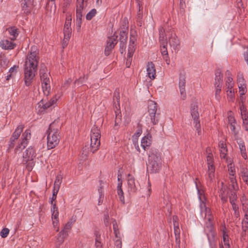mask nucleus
I'll return each instance as SVG.
<instances>
[{
    "label": "nucleus",
    "mask_w": 248,
    "mask_h": 248,
    "mask_svg": "<svg viewBox=\"0 0 248 248\" xmlns=\"http://www.w3.org/2000/svg\"><path fill=\"white\" fill-rule=\"evenodd\" d=\"M242 119L243 120V124H247L248 123V115L247 111L244 112V113H241Z\"/></svg>",
    "instance_id": "nucleus-62"
},
{
    "label": "nucleus",
    "mask_w": 248,
    "mask_h": 248,
    "mask_svg": "<svg viewBox=\"0 0 248 248\" xmlns=\"http://www.w3.org/2000/svg\"><path fill=\"white\" fill-rule=\"evenodd\" d=\"M223 75L219 70H217L215 72V80L219 81V85L221 84V83H223Z\"/></svg>",
    "instance_id": "nucleus-40"
},
{
    "label": "nucleus",
    "mask_w": 248,
    "mask_h": 248,
    "mask_svg": "<svg viewBox=\"0 0 248 248\" xmlns=\"http://www.w3.org/2000/svg\"><path fill=\"white\" fill-rule=\"evenodd\" d=\"M167 34L169 36V43L171 46L176 48L179 45V40L172 31H167Z\"/></svg>",
    "instance_id": "nucleus-14"
},
{
    "label": "nucleus",
    "mask_w": 248,
    "mask_h": 248,
    "mask_svg": "<svg viewBox=\"0 0 248 248\" xmlns=\"http://www.w3.org/2000/svg\"><path fill=\"white\" fill-rule=\"evenodd\" d=\"M132 55H127V60L126 62V65L127 67H129L132 61Z\"/></svg>",
    "instance_id": "nucleus-64"
},
{
    "label": "nucleus",
    "mask_w": 248,
    "mask_h": 248,
    "mask_svg": "<svg viewBox=\"0 0 248 248\" xmlns=\"http://www.w3.org/2000/svg\"><path fill=\"white\" fill-rule=\"evenodd\" d=\"M57 98L56 96L52 97L49 101L43 105V108L44 109H47L51 106L56 104L57 101Z\"/></svg>",
    "instance_id": "nucleus-32"
},
{
    "label": "nucleus",
    "mask_w": 248,
    "mask_h": 248,
    "mask_svg": "<svg viewBox=\"0 0 248 248\" xmlns=\"http://www.w3.org/2000/svg\"><path fill=\"white\" fill-rule=\"evenodd\" d=\"M186 76L182 73L180 74L179 87L182 98L184 100L186 97Z\"/></svg>",
    "instance_id": "nucleus-13"
},
{
    "label": "nucleus",
    "mask_w": 248,
    "mask_h": 248,
    "mask_svg": "<svg viewBox=\"0 0 248 248\" xmlns=\"http://www.w3.org/2000/svg\"><path fill=\"white\" fill-rule=\"evenodd\" d=\"M122 181L119 183L117 186V193L119 196L120 200L123 203L124 202V192L122 188Z\"/></svg>",
    "instance_id": "nucleus-33"
},
{
    "label": "nucleus",
    "mask_w": 248,
    "mask_h": 248,
    "mask_svg": "<svg viewBox=\"0 0 248 248\" xmlns=\"http://www.w3.org/2000/svg\"><path fill=\"white\" fill-rule=\"evenodd\" d=\"M227 72L228 75L229 76L230 75V72L227 71ZM234 83L232 81V78L230 76H228L226 81V86L228 89H232Z\"/></svg>",
    "instance_id": "nucleus-37"
},
{
    "label": "nucleus",
    "mask_w": 248,
    "mask_h": 248,
    "mask_svg": "<svg viewBox=\"0 0 248 248\" xmlns=\"http://www.w3.org/2000/svg\"><path fill=\"white\" fill-rule=\"evenodd\" d=\"M72 33V29H63V34H64V41H65V43L68 42L69 39L71 37ZM66 44H65V45Z\"/></svg>",
    "instance_id": "nucleus-36"
},
{
    "label": "nucleus",
    "mask_w": 248,
    "mask_h": 248,
    "mask_svg": "<svg viewBox=\"0 0 248 248\" xmlns=\"http://www.w3.org/2000/svg\"><path fill=\"white\" fill-rule=\"evenodd\" d=\"M208 170L205 175L208 184H211L215 179V167L214 165V159L212 154L210 153L206 157Z\"/></svg>",
    "instance_id": "nucleus-6"
},
{
    "label": "nucleus",
    "mask_w": 248,
    "mask_h": 248,
    "mask_svg": "<svg viewBox=\"0 0 248 248\" xmlns=\"http://www.w3.org/2000/svg\"><path fill=\"white\" fill-rule=\"evenodd\" d=\"M55 123H51L47 131V148L50 150L55 148L59 143L60 137L59 127H55Z\"/></svg>",
    "instance_id": "nucleus-4"
},
{
    "label": "nucleus",
    "mask_w": 248,
    "mask_h": 248,
    "mask_svg": "<svg viewBox=\"0 0 248 248\" xmlns=\"http://www.w3.org/2000/svg\"><path fill=\"white\" fill-rule=\"evenodd\" d=\"M151 136H148L142 138L141 141V145L144 150H145L147 147L150 146L151 144Z\"/></svg>",
    "instance_id": "nucleus-26"
},
{
    "label": "nucleus",
    "mask_w": 248,
    "mask_h": 248,
    "mask_svg": "<svg viewBox=\"0 0 248 248\" xmlns=\"http://www.w3.org/2000/svg\"><path fill=\"white\" fill-rule=\"evenodd\" d=\"M27 145L26 144L25 141H23L22 140L18 143V144L16 146L15 152L16 153L18 151H19L20 149H23L25 148V147Z\"/></svg>",
    "instance_id": "nucleus-47"
},
{
    "label": "nucleus",
    "mask_w": 248,
    "mask_h": 248,
    "mask_svg": "<svg viewBox=\"0 0 248 248\" xmlns=\"http://www.w3.org/2000/svg\"><path fill=\"white\" fill-rule=\"evenodd\" d=\"M117 36H113L112 37L108 38L105 49L106 56H108L111 53L112 50L117 43Z\"/></svg>",
    "instance_id": "nucleus-11"
},
{
    "label": "nucleus",
    "mask_w": 248,
    "mask_h": 248,
    "mask_svg": "<svg viewBox=\"0 0 248 248\" xmlns=\"http://www.w3.org/2000/svg\"><path fill=\"white\" fill-rule=\"evenodd\" d=\"M135 44H129L128 48V53L127 55H133V54L135 51Z\"/></svg>",
    "instance_id": "nucleus-53"
},
{
    "label": "nucleus",
    "mask_w": 248,
    "mask_h": 248,
    "mask_svg": "<svg viewBox=\"0 0 248 248\" xmlns=\"http://www.w3.org/2000/svg\"><path fill=\"white\" fill-rule=\"evenodd\" d=\"M98 193L99 194V197L98 199V205H100L102 203L104 199V192H103V187L102 186H101L98 189Z\"/></svg>",
    "instance_id": "nucleus-44"
},
{
    "label": "nucleus",
    "mask_w": 248,
    "mask_h": 248,
    "mask_svg": "<svg viewBox=\"0 0 248 248\" xmlns=\"http://www.w3.org/2000/svg\"><path fill=\"white\" fill-rule=\"evenodd\" d=\"M22 11L27 15L31 14L33 7L34 0H21Z\"/></svg>",
    "instance_id": "nucleus-10"
},
{
    "label": "nucleus",
    "mask_w": 248,
    "mask_h": 248,
    "mask_svg": "<svg viewBox=\"0 0 248 248\" xmlns=\"http://www.w3.org/2000/svg\"><path fill=\"white\" fill-rule=\"evenodd\" d=\"M42 87L44 93L47 95L50 90V84L42 83Z\"/></svg>",
    "instance_id": "nucleus-48"
},
{
    "label": "nucleus",
    "mask_w": 248,
    "mask_h": 248,
    "mask_svg": "<svg viewBox=\"0 0 248 248\" xmlns=\"http://www.w3.org/2000/svg\"><path fill=\"white\" fill-rule=\"evenodd\" d=\"M73 0H63L62 4L63 13H66L72 3Z\"/></svg>",
    "instance_id": "nucleus-42"
},
{
    "label": "nucleus",
    "mask_w": 248,
    "mask_h": 248,
    "mask_svg": "<svg viewBox=\"0 0 248 248\" xmlns=\"http://www.w3.org/2000/svg\"><path fill=\"white\" fill-rule=\"evenodd\" d=\"M22 163L26 164V168L29 171L31 170L33 166L34 165L33 160H29L27 159H23Z\"/></svg>",
    "instance_id": "nucleus-39"
},
{
    "label": "nucleus",
    "mask_w": 248,
    "mask_h": 248,
    "mask_svg": "<svg viewBox=\"0 0 248 248\" xmlns=\"http://www.w3.org/2000/svg\"><path fill=\"white\" fill-rule=\"evenodd\" d=\"M121 114L120 113H116V118L115 120V126L119 125L121 122Z\"/></svg>",
    "instance_id": "nucleus-61"
},
{
    "label": "nucleus",
    "mask_w": 248,
    "mask_h": 248,
    "mask_svg": "<svg viewBox=\"0 0 248 248\" xmlns=\"http://www.w3.org/2000/svg\"><path fill=\"white\" fill-rule=\"evenodd\" d=\"M241 202L242 203V210L243 212L248 211V200L244 197L241 199Z\"/></svg>",
    "instance_id": "nucleus-45"
},
{
    "label": "nucleus",
    "mask_w": 248,
    "mask_h": 248,
    "mask_svg": "<svg viewBox=\"0 0 248 248\" xmlns=\"http://www.w3.org/2000/svg\"><path fill=\"white\" fill-rule=\"evenodd\" d=\"M16 45L11 40L9 41L7 39L1 40L0 41V47L4 50H12L14 49Z\"/></svg>",
    "instance_id": "nucleus-16"
},
{
    "label": "nucleus",
    "mask_w": 248,
    "mask_h": 248,
    "mask_svg": "<svg viewBox=\"0 0 248 248\" xmlns=\"http://www.w3.org/2000/svg\"><path fill=\"white\" fill-rule=\"evenodd\" d=\"M24 127V126L22 124L18 125L16 128V129H15L14 133L12 134V135L10 139L16 141L19 138V136H20L21 133L23 131Z\"/></svg>",
    "instance_id": "nucleus-21"
},
{
    "label": "nucleus",
    "mask_w": 248,
    "mask_h": 248,
    "mask_svg": "<svg viewBox=\"0 0 248 248\" xmlns=\"http://www.w3.org/2000/svg\"><path fill=\"white\" fill-rule=\"evenodd\" d=\"M40 75L41 80L48 78V75L45 72V69H41L40 70Z\"/></svg>",
    "instance_id": "nucleus-59"
},
{
    "label": "nucleus",
    "mask_w": 248,
    "mask_h": 248,
    "mask_svg": "<svg viewBox=\"0 0 248 248\" xmlns=\"http://www.w3.org/2000/svg\"><path fill=\"white\" fill-rule=\"evenodd\" d=\"M239 145V149L241 151V153L242 157L246 159L247 157V154H246V147L245 145L244 142L242 140H240L239 142H237Z\"/></svg>",
    "instance_id": "nucleus-30"
},
{
    "label": "nucleus",
    "mask_w": 248,
    "mask_h": 248,
    "mask_svg": "<svg viewBox=\"0 0 248 248\" xmlns=\"http://www.w3.org/2000/svg\"><path fill=\"white\" fill-rule=\"evenodd\" d=\"M76 220V217H72L65 224L64 228L62 230H65V231H67L68 232V231L71 229Z\"/></svg>",
    "instance_id": "nucleus-34"
},
{
    "label": "nucleus",
    "mask_w": 248,
    "mask_h": 248,
    "mask_svg": "<svg viewBox=\"0 0 248 248\" xmlns=\"http://www.w3.org/2000/svg\"><path fill=\"white\" fill-rule=\"evenodd\" d=\"M148 167L150 169L151 173H156L161 169L162 167V160L161 153L157 149L151 148L148 154Z\"/></svg>",
    "instance_id": "nucleus-3"
},
{
    "label": "nucleus",
    "mask_w": 248,
    "mask_h": 248,
    "mask_svg": "<svg viewBox=\"0 0 248 248\" xmlns=\"http://www.w3.org/2000/svg\"><path fill=\"white\" fill-rule=\"evenodd\" d=\"M122 25L123 27V31H126L128 32V21L126 17H124L122 21Z\"/></svg>",
    "instance_id": "nucleus-50"
},
{
    "label": "nucleus",
    "mask_w": 248,
    "mask_h": 248,
    "mask_svg": "<svg viewBox=\"0 0 248 248\" xmlns=\"http://www.w3.org/2000/svg\"><path fill=\"white\" fill-rule=\"evenodd\" d=\"M147 76L151 79H155L156 77V70L155 65L153 62H148L146 66Z\"/></svg>",
    "instance_id": "nucleus-15"
},
{
    "label": "nucleus",
    "mask_w": 248,
    "mask_h": 248,
    "mask_svg": "<svg viewBox=\"0 0 248 248\" xmlns=\"http://www.w3.org/2000/svg\"><path fill=\"white\" fill-rule=\"evenodd\" d=\"M222 233H223V236H222L223 241L224 245L225 247V248H231L230 242H229V236L225 229H224L223 230Z\"/></svg>",
    "instance_id": "nucleus-29"
},
{
    "label": "nucleus",
    "mask_w": 248,
    "mask_h": 248,
    "mask_svg": "<svg viewBox=\"0 0 248 248\" xmlns=\"http://www.w3.org/2000/svg\"><path fill=\"white\" fill-rule=\"evenodd\" d=\"M68 233L67 231L62 230L57 236L56 242L57 246H60L64 241V239L68 236Z\"/></svg>",
    "instance_id": "nucleus-19"
},
{
    "label": "nucleus",
    "mask_w": 248,
    "mask_h": 248,
    "mask_svg": "<svg viewBox=\"0 0 248 248\" xmlns=\"http://www.w3.org/2000/svg\"><path fill=\"white\" fill-rule=\"evenodd\" d=\"M227 95L229 99L232 101L234 97V93L232 89H228L227 91Z\"/></svg>",
    "instance_id": "nucleus-58"
},
{
    "label": "nucleus",
    "mask_w": 248,
    "mask_h": 248,
    "mask_svg": "<svg viewBox=\"0 0 248 248\" xmlns=\"http://www.w3.org/2000/svg\"><path fill=\"white\" fill-rule=\"evenodd\" d=\"M36 156L35 150L32 147L28 148L23 155V159H27L29 160H33Z\"/></svg>",
    "instance_id": "nucleus-18"
},
{
    "label": "nucleus",
    "mask_w": 248,
    "mask_h": 248,
    "mask_svg": "<svg viewBox=\"0 0 248 248\" xmlns=\"http://www.w3.org/2000/svg\"><path fill=\"white\" fill-rule=\"evenodd\" d=\"M127 183L129 188L128 190L131 192H135L136 187L135 183V179L130 174H128Z\"/></svg>",
    "instance_id": "nucleus-20"
},
{
    "label": "nucleus",
    "mask_w": 248,
    "mask_h": 248,
    "mask_svg": "<svg viewBox=\"0 0 248 248\" xmlns=\"http://www.w3.org/2000/svg\"><path fill=\"white\" fill-rule=\"evenodd\" d=\"M9 233V229L7 228H3L0 232V236L2 238H5Z\"/></svg>",
    "instance_id": "nucleus-60"
},
{
    "label": "nucleus",
    "mask_w": 248,
    "mask_h": 248,
    "mask_svg": "<svg viewBox=\"0 0 248 248\" xmlns=\"http://www.w3.org/2000/svg\"><path fill=\"white\" fill-rule=\"evenodd\" d=\"M238 88L239 90V93L240 95L243 96L244 95L246 92V84L240 85H238Z\"/></svg>",
    "instance_id": "nucleus-57"
},
{
    "label": "nucleus",
    "mask_w": 248,
    "mask_h": 248,
    "mask_svg": "<svg viewBox=\"0 0 248 248\" xmlns=\"http://www.w3.org/2000/svg\"><path fill=\"white\" fill-rule=\"evenodd\" d=\"M72 16H66L63 29H71Z\"/></svg>",
    "instance_id": "nucleus-49"
},
{
    "label": "nucleus",
    "mask_w": 248,
    "mask_h": 248,
    "mask_svg": "<svg viewBox=\"0 0 248 248\" xmlns=\"http://www.w3.org/2000/svg\"><path fill=\"white\" fill-rule=\"evenodd\" d=\"M128 32L122 31L120 33V51L122 54L125 51L127 39Z\"/></svg>",
    "instance_id": "nucleus-12"
},
{
    "label": "nucleus",
    "mask_w": 248,
    "mask_h": 248,
    "mask_svg": "<svg viewBox=\"0 0 248 248\" xmlns=\"http://www.w3.org/2000/svg\"><path fill=\"white\" fill-rule=\"evenodd\" d=\"M230 182L231 183L232 189L231 190L237 191L238 189V184L235 176H230Z\"/></svg>",
    "instance_id": "nucleus-38"
},
{
    "label": "nucleus",
    "mask_w": 248,
    "mask_h": 248,
    "mask_svg": "<svg viewBox=\"0 0 248 248\" xmlns=\"http://www.w3.org/2000/svg\"><path fill=\"white\" fill-rule=\"evenodd\" d=\"M238 86L240 85L246 84V81L243 78V75L238 74L237 75Z\"/></svg>",
    "instance_id": "nucleus-54"
},
{
    "label": "nucleus",
    "mask_w": 248,
    "mask_h": 248,
    "mask_svg": "<svg viewBox=\"0 0 248 248\" xmlns=\"http://www.w3.org/2000/svg\"><path fill=\"white\" fill-rule=\"evenodd\" d=\"M159 39L160 43L163 45L165 44H168L166 35L165 33V29L163 27H161L159 31Z\"/></svg>",
    "instance_id": "nucleus-24"
},
{
    "label": "nucleus",
    "mask_w": 248,
    "mask_h": 248,
    "mask_svg": "<svg viewBox=\"0 0 248 248\" xmlns=\"http://www.w3.org/2000/svg\"><path fill=\"white\" fill-rule=\"evenodd\" d=\"M218 145L220 148V157L227 161L226 155L228 150L226 144L224 143L223 142H220Z\"/></svg>",
    "instance_id": "nucleus-23"
},
{
    "label": "nucleus",
    "mask_w": 248,
    "mask_h": 248,
    "mask_svg": "<svg viewBox=\"0 0 248 248\" xmlns=\"http://www.w3.org/2000/svg\"><path fill=\"white\" fill-rule=\"evenodd\" d=\"M87 1L86 0H77V16H85L87 12Z\"/></svg>",
    "instance_id": "nucleus-9"
},
{
    "label": "nucleus",
    "mask_w": 248,
    "mask_h": 248,
    "mask_svg": "<svg viewBox=\"0 0 248 248\" xmlns=\"http://www.w3.org/2000/svg\"><path fill=\"white\" fill-rule=\"evenodd\" d=\"M200 200H201V203L200 205V209H201V212L202 213H204L205 216L208 215L209 219H210V214H212L211 209L206 206L205 203L202 201L201 197H199Z\"/></svg>",
    "instance_id": "nucleus-22"
},
{
    "label": "nucleus",
    "mask_w": 248,
    "mask_h": 248,
    "mask_svg": "<svg viewBox=\"0 0 248 248\" xmlns=\"http://www.w3.org/2000/svg\"><path fill=\"white\" fill-rule=\"evenodd\" d=\"M31 130L30 129H26L22 135L21 140L23 141H25L27 145L28 144L29 140L31 139Z\"/></svg>",
    "instance_id": "nucleus-31"
},
{
    "label": "nucleus",
    "mask_w": 248,
    "mask_h": 248,
    "mask_svg": "<svg viewBox=\"0 0 248 248\" xmlns=\"http://www.w3.org/2000/svg\"><path fill=\"white\" fill-rule=\"evenodd\" d=\"M59 190V189L57 188V189H56V188L53 187V194H52V196L51 199V202H50V203L52 206L54 204V203H53V201H55L56 200L57 195L58 194Z\"/></svg>",
    "instance_id": "nucleus-51"
},
{
    "label": "nucleus",
    "mask_w": 248,
    "mask_h": 248,
    "mask_svg": "<svg viewBox=\"0 0 248 248\" xmlns=\"http://www.w3.org/2000/svg\"><path fill=\"white\" fill-rule=\"evenodd\" d=\"M173 222V228L175 234H180V230L179 227L178 218L176 216H173L172 217Z\"/></svg>",
    "instance_id": "nucleus-28"
},
{
    "label": "nucleus",
    "mask_w": 248,
    "mask_h": 248,
    "mask_svg": "<svg viewBox=\"0 0 248 248\" xmlns=\"http://www.w3.org/2000/svg\"><path fill=\"white\" fill-rule=\"evenodd\" d=\"M236 6L238 9L239 14H242V11L244 10V5L242 2V0H236Z\"/></svg>",
    "instance_id": "nucleus-46"
},
{
    "label": "nucleus",
    "mask_w": 248,
    "mask_h": 248,
    "mask_svg": "<svg viewBox=\"0 0 248 248\" xmlns=\"http://www.w3.org/2000/svg\"><path fill=\"white\" fill-rule=\"evenodd\" d=\"M210 219L208 215L204 216L205 225L204 231L206 232L209 243L211 245L215 242L216 232L213 224V217L212 214H210Z\"/></svg>",
    "instance_id": "nucleus-5"
},
{
    "label": "nucleus",
    "mask_w": 248,
    "mask_h": 248,
    "mask_svg": "<svg viewBox=\"0 0 248 248\" xmlns=\"http://www.w3.org/2000/svg\"><path fill=\"white\" fill-rule=\"evenodd\" d=\"M190 113L194 121V127H195L198 135L202 134L200 121L199 120V113L198 112V106L193 104L190 108Z\"/></svg>",
    "instance_id": "nucleus-8"
},
{
    "label": "nucleus",
    "mask_w": 248,
    "mask_h": 248,
    "mask_svg": "<svg viewBox=\"0 0 248 248\" xmlns=\"http://www.w3.org/2000/svg\"><path fill=\"white\" fill-rule=\"evenodd\" d=\"M62 182V176L61 175H58L56 176L53 187L56 188V189H60V185Z\"/></svg>",
    "instance_id": "nucleus-41"
},
{
    "label": "nucleus",
    "mask_w": 248,
    "mask_h": 248,
    "mask_svg": "<svg viewBox=\"0 0 248 248\" xmlns=\"http://www.w3.org/2000/svg\"><path fill=\"white\" fill-rule=\"evenodd\" d=\"M148 113L149 115V119L151 122L153 124H156L159 121L158 115L159 113L157 112V104L153 101H149L148 102Z\"/></svg>",
    "instance_id": "nucleus-7"
},
{
    "label": "nucleus",
    "mask_w": 248,
    "mask_h": 248,
    "mask_svg": "<svg viewBox=\"0 0 248 248\" xmlns=\"http://www.w3.org/2000/svg\"><path fill=\"white\" fill-rule=\"evenodd\" d=\"M244 217L242 220V229L245 232L248 231V211H245Z\"/></svg>",
    "instance_id": "nucleus-27"
},
{
    "label": "nucleus",
    "mask_w": 248,
    "mask_h": 248,
    "mask_svg": "<svg viewBox=\"0 0 248 248\" xmlns=\"http://www.w3.org/2000/svg\"><path fill=\"white\" fill-rule=\"evenodd\" d=\"M167 44H165L164 45L160 43V51L162 55H166L168 54L167 48Z\"/></svg>",
    "instance_id": "nucleus-55"
},
{
    "label": "nucleus",
    "mask_w": 248,
    "mask_h": 248,
    "mask_svg": "<svg viewBox=\"0 0 248 248\" xmlns=\"http://www.w3.org/2000/svg\"><path fill=\"white\" fill-rule=\"evenodd\" d=\"M39 57L38 50L36 46L31 47L28 54L24 65V81L27 86H30L37 70Z\"/></svg>",
    "instance_id": "nucleus-1"
},
{
    "label": "nucleus",
    "mask_w": 248,
    "mask_h": 248,
    "mask_svg": "<svg viewBox=\"0 0 248 248\" xmlns=\"http://www.w3.org/2000/svg\"><path fill=\"white\" fill-rule=\"evenodd\" d=\"M5 31L8 32L10 35V39L12 41L16 40L20 32L19 30L16 26H11L7 28Z\"/></svg>",
    "instance_id": "nucleus-17"
},
{
    "label": "nucleus",
    "mask_w": 248,
    "mask_h": 248,
    "mask_svg": "<svg viewBox=\"0 0 248 248\" xmlns=\"http://www.w3.org/2000/svg\"><path fill=\"white\" fill-rule=\"evenodd\" d=\"M91 142L90 146L86 145L83 148L82 154L87 157L90 152L94 153L98 149L100 145L101 133L98 127L94 125L91 132Z\"/></svg>",
    "instance_id": "nucleus-2"
},
{
    "label": "nucleus",
    "mask_w": 248,
    "mask_h": 248,
    "mask_svg": "<svg viewBox=\"0 0 248 248\" xmlns=\"http://www.w3.org/2000/svg\"><path fill=\"white\" fill-rule=\"evenodd\" d=\"M236 191L231 190V194L229 195V201L230 203L235 202L237 199Z\"/></svg>",
    "instance_id": "nucleus-43"
},
{
    "label": "nucleus",
    "mask_w": 248,
    "mask_h": 248,
    "mask_svg": "<svg viewBox=\"0 0 248 248\" xmlns=\"http://www.w3.org/2000/svg\"><path fill=\"white\" fill-rule=\"evenodd\" d=\"M230 167L228 169L229 174L231 176H235V170L234 167L232 166V164H230Z\"/></svg>",
    "instance_id": "nucleus-63"
},
{
    "label": "nucleus",
    "mask_w": 248,
    "mask_h": 248,
    "mask_svg": "<svg viewBox=\"0 0 248 248\" xmlns=\"http://www.w3.org/2000/svg\"><path fill=\"white\" fill-rule=\"evenodd\" d=\"M51 210L52 212V219L54 220L58 219L59 211L56 203H54Z\"/></svg>",
    "instance_id": "nucleus-35"
},
{
    "label": "nucleus",
    "mask_w": 248,
    "mask_h": 248,
    "mask_svg": "<svg viewBox=\"0 0 248 248\" xmlns=\"http://www.w3.org/2000/svg\"><path fill=\"white\" fill-rule=\"evenodd\" d=\"M218 81H219L215 80L214 86H215V89H216V91H215L216 98L217 99L219 100L220 98V93L221 92V89L222 87L223 83H221V84L219 85Z\"/></svg>",
    "instance_id": "nucleus-25"
},
{
    "label": "nucleus",
    "mask_w": 248,
    "mask_h": 248,
    "mask_svg": "<svg viewBox=\"0 0 248 248\" xmlns=\"http://www.w3.org/2000/svg\"><path fill=\"white\" fill-rule=\"evenodd\" d=\"M16 140L10 139L7 152L9 153L15 146Z\"/></svg>",
    "instance_id": "nucleus-56"
},
{
    "label": "nucleus",
    "mask_w": 248,
    "mask_h": 248,
    "mask_svg": "<svg viewBox=\"0 0 248 248\" xmlns=\"http://www.w3.org/2000/svg\"><path fill=\"white\" fill-rule=\"evenodd\" d=\"M87 78V77H86L85 75H84L83 77H80L78 79L76 80L74 82V84L79 85L83 83Z\"/></svg>",
    "instance_id": "nucleus-52"
}]
</instances>
